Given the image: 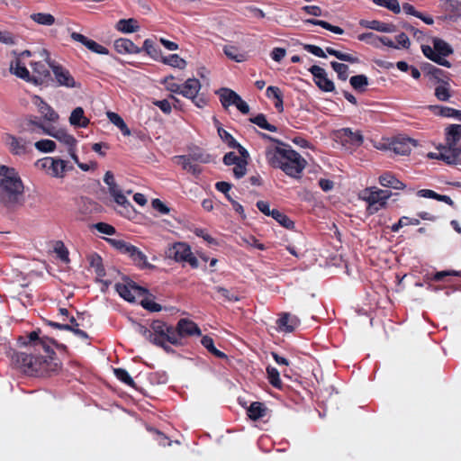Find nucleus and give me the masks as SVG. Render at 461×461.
I'll return each instance as SVG.
<instances>
[{
    "mask_svg": "<svg viewBox=\"0 0 461 461\" xmlns=\"http://www.w3.org/2000/svg\"><path fill=\"white\" fill-rule=\"evenodd\" d=\"M267 163L282 169L287 176L300 178L306 167V160L286 143L283 146H267L265 151Z\"/></svg>",
    "mask_w": 461,
    "mask_h": 461,
    "instance_id": "f257e3e1",
    "label": "nucleus"
},
{
    "mask_svg": "<svg viewBox=\"0 0 461 461\" xmlns=\"http://www.w3.org/2000/svg\"><path fill=\"white\" fill-rule=\"evenodd\" d=\"M24 186L14 167L0 166V204L8 210L23 205Z\"/></svg>",
    "mask_w": 461,
    "mask_h": 461,
    "instance_id": "f03ea898",
    "label": "nucleus"
},
{
    "mask_svg": "<svg viewBox=\"0 0 461 461\" xmlns=\"http://www.w3.org/2000/svg\"><path fill=\"white\" fill-rule=\"evenodd\" d=\"M14 361L23 373L30 375L41 374L47 363L46 357L40 355H33L32 352L16 353Z\"/></svg>",
    "mask_w": 461,
    "mask_h": 461,
    "instance_id": "7ed1b4c3",
    "label": "nucleus"
},
{
    "mask_svg": "<svg viewBox=\"0 0 461 461\" xmlns=\"http://www.w3.org/2000/svg\"><path fill=\"white\" fill-rule=\"evenodd\" d=\"M165 254L167 258L173 259L177 263H187L193 268L199 267L196 257L193 254L190 246L185 242H175L168 246Z\"/></svg>",
    "mask_w": 461,
    "mask_h": 461,
    "instance_id": "20e7f679",
    "label": "nucleus"
},
{
    "mask_svg": "<svg viewBox=\"0 0 461 461\" xmlns=\"http://www.w3.org/2000/svg\"><path fill=\"white\" fill-rule=\"evenodd\" d=\"M35 166L46 170L49 175L56 178H63L67 171L73 169V166L68 165L66 160L52 157L38 159Z\"/></svg>",
    "mask_w": 461,
    "mask_h": 461,
    "instance_id": "39448f33",
    "label": "nucleus"
},
{
    "mask_svg": "<svg viewBox=\"0 0 461 461\" xmlns=\"http://www.w3.org/2000/svg\"><path fill=\"white\" fill-rule=\"evenodd\" d=\"M366 193L368 194L365 197V201L368 203L367 210L370 214L385 208L388 199L393 194L389 190L379 189L375 186L366 188Z\"/></svg>",
    "mask_w": 461,
    "mask_h": 461,
    "instance_id": "423d86ee",
    "label": "nucleus"
},
{
    "mask_svg": "<svg viewBox=\"0 0 461 461\" xmlns=\"http://www.w3.org/2000/svg\"><path fill=\"white\" fill-rule=\"evenodd\" d=\"M115 290L122 298L130 303H135L147 294V289L138 285L129 278H124L122 283L115 284Z\"/></svg>",
    "mask_w": 461,
    "mask_h": 461,
    "instance_id": "0eeeda50",
    "label": "nucleus"
},
{
    "mask_svg": "<svg viewBox=\"0 0 461 461\" xmlns=\"http://www.w3.org/2000/svg\"><path fill=\"white\" fill-rule=\"evenodd\" d=\"M335 140L346 149L358 148L364 142L360 131H353L350 128H341L334 132Z\"/></svg>",
    "mask_w": 461,
    "mask_h": 461,
    "instance_id": "6e6552de",
    "label": "nucleus"
},
{
    "mask_svg": "<svg viewBox=\"0 0 461 461\" xmlns=\"http://www.w3.org/2000/svg\"><path fill=\"white\" fill-rule=\"evenodd\" d=\"M51 70L59 86L67 88H80L81 85L77 82L70 72L59 64H52Z\"/></svg>",
    "mask_w": 461,
    "mask_h": 461,
    "instance_id": "1a4fd4ad",
    "label": "nucleus"
},
{
    "mask_svg": "<svg viewBox=\"0 0 461 461\" xmlns=\"http://www.w3.org/2000/svg\"><path fill=\"white\" fill-rule=\"evenodd\" d=\"M313 77L315 85L323 92L330 93L335 91V85L332 80L327 77V72L320 66L313 65L309 69Z\"/></svg>",
    "mask_w": 461,
    "mask_h": 461,
    "instance_id": "9d476101",
    "label": "nucleus"
},
{
    "mask_svg": "<svg viewBox=\"0 0 461 461\" xmlns=\"http://www.w3.org/2000/svg\"><path fill=\"white\" fill-rule=\"evenodd\" d=\"M438 155L437 159L444 161L447 165H457L461 163V148L456 145L447 143L438 148Z\"/></svg>",
    "mask_w": 461,
    "mask_h": 461,
    "instance_id": "9b49d317",
    "label": "nucleus"
},
{
    "mask_svg": "<svg viewBox=\"0 0 461 461\" xmlns=\"http://www.w3.org/2000/svg\"><path fill=\"white\" fill-rule=\"evenodd\" d=\"M417 141L411 138L397 137L391 142V149L398 155L405 156L410 154L412 146H416Z\"/></svg>",
    "mask_w": 461,
    "mask_h": 461,
    "instance_id": "f8f14e48",
    "label": "nucleus"
},
{
    "mask_svg": "<svg viewBox=\"0 0 461 461\" xmlns=\"http://www.w3.org/2000/svg\"><path fill=\"white\" fill-rule=\"evenodd\" d=\"M41 330H33L29 333L26 337L19 338L21 344L32 348L33 351L40 354L44 347V338L40 337Z\"/></svg>",
    "mask_w": 461,
    "mask_h": 461,
    "instance_id": "ddd939ff",
    "label": "nucleus"
},
{
    "mask_svg": "<svg viewBox=\"0 0 461 461\" xmlns=\"http://www.w3.org/2000/svg\"><path fill=\"white\" fill-rule=\"evenodd\" d=\"M359 25L363 28L380 32L393 33L396 32V26L394 24L384 23L378 20H360Z\"/></svg>",
    "mask_w": 461,
    "mask_h": 461,
    "instance_id": "4468645a",
    "label": "nucleus"
},
{
    "mask_svg": "<svg viewBox=\"0 0 461 461\" xmlns=\"http://www.w3.org/2000/svg\"><path fill=\"white\" fill-rule=\"evenodd\" d=\"M34 75L31 76L32 83L41 85L50 77V73L46 66L41 62H33L31 64Z\"/></svg>",
    "mask_w": 461,
    "mask_h": 461,
    "instance_id": "2eb2a0df",
    "label": "nucleus"
},
{
    "mask_svg": "<svg viewBox=\"0 0 461 461\" xmlns=\"http://www.w3.org/2000/svg\"><path fill=\"white\" fill-rule=\"evenodd\" d=\"M33 104L37 106L38 111L43 118L49 122H55L59 119V114L41 97L35 96Z\"/></svg>",
    "mask_w": 461,
    "mask_h": 461,
    "instance_id": "dca6fc26",
    "label": "nucleus"
},
{
    "mask_svg": "<svg viewBox=\"0 0 461 461\" xmlns=\"http://www.w3.org/2000/svg\"><path fill=\"white\" fill-rule=\"evenodd\" d=\"M115 50L120 54H138L141 49L136 46L131 40L121 38L113 42Z\"/></svg>",
    "mask_w": 461,
    "mask_h": 461,
    "instance_id": "f3484780",
    "label": "nucleus"
},
{
    "mask_svg": "<svg viewBox=\"0 0 461 461\" xmlns=\"http://www.w3.org/2000/svg\"><path fill=\"white\" fill-rule=\"evenodd\" d=\"M5 142L9 146L11 152L14 155H23L27 151V142L11 134H6Z\"/></svg>",
    "mask_w": 461,
    "mask_h": 461,
    "instance_id": "a211bd4d",
    "label": "nucleus"
},
{
    "mask_svg": "<svg viewBox=\"0 0 461 461\" xmlns=\"http://www.w3.org/2000/svg\"><path fill=\"white\" fill-rule=\"evenodd\" d=\"M379 184L384 187L403 190L406 185L391 172H384L379 176Z\"/></svg>",
    "mask_w": 461,
    "mask_h": 461,
    "instance_id": "6ab92c4d",
    "label": "nucleus"
},
{
    "mask_svg": "<svg viewBox=\"0 0 461 461\" xmlns=\"http://www.w3.org/2000/svg\"><path fill=\"white\" fill-rule=\"evenodd\" d=\"M9 70L12 74L15 75L17 77L25 80L26 82H31V75L29 70L26 68L24 65L22 64L19 57H16L14 60L10 62Z\"/></svg>",
    "mask_w": 461,
    "mask_h": 461,
    "instance_id": "aec40b11",
    "label": "nucleus"
},
{
    "mask_svg": "<svg viewBox=\"0 0 461 461\" xmlns=\"http://www.w3.org/2000/svg\"><path fill=\"white\" fill-rule=\"evenodd\" d=\"M177 330L181 335V337L190 336V335H200L201 330L199 327L192 321L186 319H181L177 323Z\"/></svg>",
    "mask_w": 461,
    "mask_h": 461,
    "instance_id": "412c9836",
    "label": "nucleus"
},
{
    "mask_svg": "<svg viewBox=\"0 0 461 461\" xmlns=\"http://www.w3.org/2000/svg\"><path fill=\"white\" fill-rule=\"evenodd\" d=\"M151 333L153 335L154 345H163V336L167 330V325L161 321H154L151 325Z\"/></svg>",
    "mask_w": 461,
    "mask_h": 461,
    "instance_id": "4be33fe9",
    "label": "nucleus"
},
{
    "mask_svg": "<svg viewBox=\"0 0 461 461\" xmlns=\"http://www.w3.org/2000/svg\"><path fill=\"white\" fill-rule=\"evenodd\" d=\"M299 321L295 316L289 313H284L278 320L277 325L279 329L285 332H292L298 326Z\"/></svg>",
    "mask_w": 461,
    "mask_h": 461,
    "instance_id": "5701e85b",
    "label": "nucleus"
},
{
    "mask_svg": "<svg viewBox=\"0 0 461 461\" xmlns=\"http://www.w3.org/2000/svg\"><path fill=\"white\" fill-rule=\"evenodd\" d=\"M201 88V84L196 78H188L182 86L180 94L185 97L193 98L196 95Z\"/></svg>",
    "mask_w": 461,
    "mask_h": 461,
    "instance_id": "b1692460",
    "label": "nucleus"
},
{
    "mask_svg": "<svg viewBox=\"0 0 461 461\" xmlns=\"http://www.w3.org/2000/svg\"><path fill=\"white\" fill-rule=\"evenodd\" d=\"M421 50H422L423 55L429 60H431L442 67H445L447 68H451V63L448 60H447L446 59L441 58V57H439V55L436 54L434 47L431 48L429 45H422Z\"/></svg>",
    "mask_w": 461,
    "mask_h": 461,
    "instance_id": "393cba45",
    "label": "nucleus"
},
{
    "mask_svg": "<svg viewBox=\"0 0 461 461\" xmlns=\"http://www.w3.org/2000/svg\"><path fill=\"white\" fill-rule=\"evenodd\" d=\"M69 123L75 127H87L89 124V119L85 116L82 107H77L72 111L69 116Z\"/></svg>",
    "mask_w": 461,
    "mask_h": 461,
    "instance_id": "a878e982",
    "label": "nucleus"
},
{
    "mask_svg": "<svg viewBox=\"0 0 461 461\" xmlns=\"http://www.w3.org/2000/svg\"><path fill=\"white\" fill-rule=\"evenodd\" d=\"M445 140L447 145H456L461 140V124H450L446 128Z\"/></svg>",
    "mask_w": 461,
    "mask_h": 461,
    "instance_id": "bb28decb",
    "label": "nucleus"
},
{
    "mask_svg": "<svg viewBox=\"0 0 461 461\" xmlns=\"http://www.w3.org/2000/svg\"><path fill=\"white\" fill-rule=\"evenodd\" d=\"M267 408L259 402H251L247 410V415L252 420H258L266 415Z\"/></svg>",
    "mask_w": 461,
    "mask_h": 461,
    "instance_id": "cd10ccee",
    "label": "nucleus"
},
{
    "mask_svg": "<svg viewBox=\"0 0 461 461\" xmlns=\"http://www.w3.org/2000/svg\"><path fill=\"white\" fill-rule=\"evenodd\" d=\"M115 28L123 33H131L138 32L140 25L138 21L133 18L121 19L117 22Z\"/></svg>",
    "mask_w": 461,
    "mask_h": 461,
    "instance_id": "c85d7f7f",
    "label": "nucleus"
},
{
    "mask_svg": "<svg viewBox=\"0 0 461 461\" xmlns=\"http://www.w3.org/2000/svg\"><path fill=\"white\" fill-rule=\"evenodd\" d=\"M248 163V159L232 155V173L236 178L240 179L246 175Z\"/></svg>",
    "mask_w": 461,
    "mask_h": 461,
    "instance_id": "c756f323",
    "label": "nucleus"
},
{
    "mask_svg": "<svg viewBox=\"0 0 461 461\" xmlns=\"http://www.w3.org/2000/svg\"><path fill=\"white\" fill-rule=\"evenodd\" d=\"M433 47L436 51V54L439 55V57L444 59L445 57H447L453 53L452 47L444 40L439 38L433 39Z\"/></svg>",
    "mask_w": 461,
    "mask_h": 461,
    "instance_id": "7c9ffc66",
    "label": "nucleus"
},
{
    "mask_svg": "<svg viewBox=\"0 0 461 461\" xmlns=\"http://www.w3.org/2000/svg\"><path fill=\"white\" fill-rule=\"evenodd\" d=\"M448 81L449 77H447V80H442V83L435 88L434 95L438 100L447 102L451 97Z\"/></svg>",
    "mask_w": 461,
    "mask_h": 461,
    "instance_id": "2f4dec72",
    "label": "nucleus"
},
{
    "mask_svg": "<svg viewBox=\"0 0 461 461\" xmlns=\"http://www.w3.org/2000/svg\"><path fill=\"white\" fill-rule=\"evenodd\" d=\"M325 50L329 55L334 56L335 58H337L338 59H339L341 61L348 62L351 64H357V63L360 62V60L357 57L353 56L348 53H344V52L335 50L331 47H327Z\"/></svg>",
    "mask_w": 461,
    "mask_h": 461,
    "instance_id": "473e14b6",
    "label": "nucleus"
},
{
    "mask_svg": "<svg viewBox=\"0 0 461 461\" xmlns=\"http://www.w3.org/2000/svg\"><path fill=\"white\" fill-rule=\"evenodd\" d=\"M325 50L329 55L334 56L335 58H337L338 59H339L341 61L348 62L351 64H357V63L360 62V60L357 57L353 56L348 53H344V52L335 50L331 47H327Z\"/></svg>",
    "mask_w": 461,
    "mask_h": 461,
    "instance_id": "72a5a7b5",
    "label": "nucleus"
},
{
    "mask_svg": "<svg viewBox=\"0 0 461 461\" xmlns=\"http://www.w3.org/2000/svg\"><path fill=\"white\" fill-rule=\"evenodd\" d=\"M272 218L276 220L282 227L292 230L294 228V222L284 212L277 209H272Z\"/></svg>",
    "mask_w": 461,
    "mask_h": 461,
    "instance_id": "f704fd0d",
    "label": "nucleus"
},
{
    "mask_svg": "<svg viewBox=\"0 0 461 461\" xmlns=\"http://www.w3.org/2000/svg\"><path fill=\"white\" fill-rule=\"evenodd\" d=\"M134 261V263L141 267H151L147 261V257L137 247L132 246L127 254Z\"/></svg>",
    "mask_w": 461,
    "mask_h": 461,
    "instance_id": "c9c22d12",
    "label": "nucleus"
},
{
    "mask_svg": "<svg viewBox=\"0 0 461 461\" xmlns=\"http://www.w3.org/2000/svg\"><path fill=\"white\" fill-rule=\"evenodd\" d=\"M106 114H107V117H108L109 121L113 124H114L116 127H118L124 136H130L131 135L130 129L128 128V126L124 122L123 119L118 113H113V112H107Z\"/></svg>",
    "mask_w": 461,
    "mask_h": 461,
    "instance_id": "e433bc0d",
    "label": "nucleus"
},
{
    "mask_svg": "<svg viewBox=\"0 0 461 461\" xmlns=\"http://www.w3.org/2000/svg\"><path fill=\"white\" fill-rule=\"evenodd\" d=\"M249 122L256 124L261 129L267 130L271 132H276L277 127L269 123L264 113H258L254 117L249 118Z\"/></svg>",
    "mask_w": 461,
    "mask_h": 461,
    "instance_id": "4c0bfd02",
    "label": "nucleus"
},
{
    "mask_svg": "<svg viewBox=\"0 0 461 461\" xmlns=\"http://www.w3.org/2000/svg\"><path fill=\"white\" fill-rule=\"evenodd\" d=\"M349 83L356 91L363 93L368 86V77L364 74L353 76L349 78Z\"/></svg>",
    "mask_w": 461,
    "mask_h": 461,
    "instance_id": "58836bf2",
    "label": "nucleus"
},
{
    "mask_svg": "<svg viewBox=\"0 0 461 461\" xmlns=\"http://www.w3.org/2000/svg\"><path fill=\"white\" fill-rule=\"evenodd\" d=\"M159 60L166 65L180 69H184L186 66V61L180 58L177 54H171L167 57L161 56Z\"/></svg>",
    "mask_w": 461,
    "mask_h": 461,
    "instance_id": "ea45409f",
    "label": "nucleus"
},
{
    "mask_svg": "<svg viewBox=\"0 0 461 461\" xmlns=\"http://www.w3.org/2000/svg\"><path fill=\"white\" fill-rule=\"evenodd\" d=\"M175 159L176 162L181 165L185 170L191 172L194 175H199L201 173V168L197 165L193 164L189 158L185 156H176L175 157Z\"/></svg>",
    "mask_w": 461,
    "mask_h": 461,
    "instance_id": "a19ab883",
    "label": "nucleus"
},
{
    "mask_svg": "<svg viewBox=\"0 0 461 461\" xmlns=\"http://www.w3.org/2000/svg\"><path fill=\"white\" fill-rule=\"evenodd\" d=\"M53 138L68 146V148L76 146L77 144L76 139L62 129L56 130L55 134H53Z\"/></svg>",
    "mask_w": 461,
    "mask_h": 461,
    "instance_id": "79ce46f5",
    "label": "nucleus"
},
{
    "mask_svg": "<svg viewBox=\"0 0 461 461\" xmlns=\"http://www.w3.org/2000/svg\"><path fill=\"white\" fill-rule=\"evenodd\" d=\"M141 50L155 60H159L161 58V50L155 46L154 41L150 39L144 41Z\"/></svg>",
    "mask_w": 461,
    "mask_h": 461,
    "instance_id": "37998d69",
    "label": "nucleus"
},
{
    "mask_svg": "<svg viewBox=\"0 0 461 461\" xmlns=\"http://www.w3.org/2000/svg\"><path fill=\"white\" fill-rule=\"evenodd\" d=\"M31 19L41 25L50 26L55 23V17L50 14L36 13L31 14Z\"/></svg>",
    "mask_w": 461,
    "mask_h": 461,
    "instance_id": "c03bdc74",
    "label": "nucleus"
},
{
    "mask_svg": "<svg viewBox=\"0 0 461 461\" xmlns=\"http://www.w3.org/2000/svg\"><path fill=\"white\" fill-rule=\"evenodd\" d=\"M151 294H149V291L147 290V294L143 296H141L140 299V303L141 306L152 312H160L162 307L160 304L155 303L151 298Z\"/></svg>",
    "mask_w": 461,
    "mask_h": 461,
    "instance_id": "a18cd8bd",
    "label": "nucleus"
},
{
    "mask_svg": "<svg viewBox=\"0 0 461 461\" xmlns=\"http://www.w3.org/2000/svg\"><path fill=\"white\" fill-rule=\"evenodd\" d=\"M267 375L269 384L275 388L281 389L282 381L279 371L276 367L268 366L267 367Z\"/></svg>",
    "mask_w": 461,
    "mask_h": 461,
    "instance_id": "49530a36",
    "label": "nucleus"
},
{
    "mask_svg": "<svg viewBox=\"0 0 461 461\" xmlns=\"http://www.w3.org/2000/svg\"><path fill=\"white\" fill-rule=\"evenodd\" d=\"M372 2L378 6L390 10L395 14L401 13V5L398 0H372Z\"/></svg>",
    "mask_w": 461,
    "mask_h": 461,
    "instance_id": "de8ad7c7",
    "label": "nucleus"
},
{
    "mask_svg": "<svg viewBox=\"0 0 461 461\" xmlns=\"http://www.w3.org/2000/svg\"><path fill=\"white\" fill-rule=\"evenodd\" d=\"M330 66L333 68V70L337 73L338 78L339 80L346 81L348 79L349 71V68L348 65L337 61H331Z\"/></svg>",
    "mask_w": 461,
    "mask_h": 461,
    "instance_id": "09e8293b",
    "label": "nucleus"
},
{
    "mask_svg": "<svg viewBox=\"0 0 461 461\" xmlns=\"http://www.w3.org/2000/svg\"><path fill=\"white\" fill-rule=\"evenodd\" d=\"M232 106H235L242 114H248L250 111L247 102L235 91H232Z\"/></svg>",
    "mask_w": 461,
    "mask_h": 461,
    "instance_id": "8fccbe9b",
    "label": "nucleus"
},
{
    "mask_svg": "<svg viewBox=\"0 0 461 461\" xmlns=\"http://www.w3.org/2000/svg\"><path fill=\"white\" fill-rule=\"evenodd\" d=\"M419 224H420L419 219L402 216L399 219V221L396 223H394L391 226V230L393 232H398L399 230L401 228H402L403 226L419 225Z\"/></svg>",
    "mask_w": 461,
    "mask_h": 461,
    "instance_id": "3c124183",
    "label": "nucleus"
},
{
    "mask_svg": "<svg viewBox=\"0 0 461 461\" xmlns=\"http://www.w3.org/2000/svg\"><path fill=\"white\" fill-rule=\"evenodd\" d=\"M163 337V341H167L173 345L180 344V339L182 338L178 330H175L172 326L167 327V330L165 332Z\"/></svg>",
    "mask_w": 461,
    "mask_h": 461,
    "instance_id": "603ef678",
    "label": "nucleus"
},
{
    "mask_svg": "<svg viewBox=\"0 0 461 461\" xmlns=\"http://www.w3.org/2000/svg\"><path fill=\"white\" fill-rule=\"evenodd\" d=\"M447 276H461V271L456 270H443L438 271L431 275L429 277L430 281L434 282H444Z\"/></svg>",
    "mask_w": 461,
    "mask_h": 461,
    "instance_id": "864d4df0",
    "label": "nucleus"
},
{
    "mask_svg": "<svg viewBox=\"0 0 461 461\" xmlns=\"http://www.w3.org/2000/svg\"><path fill=\"white\" fill-rule=\"evenodd\" d=\"M201 343L202 345L207 348L211 353H212L213 355H215L216 357H221V358H228L227 355L224 354L223 352L218 350L215 347H214V344H213V340L212 338L208 337V336H204L202 340H201Z\"/></svg>",
    "mask_w": 461,
    "mask_h": 461,
    "instance_id": "5fc2aeb1",
    "label": "nucleus"
},
{
    "mask_svg": "<svg viewBox=\"0 0 461 461\" xmlns=\"http://www.w3.org/2000/svg\"><path fill=\"white\" fill-rule=\"evenodd\" d=\"M107 242L123 254H128L133 245L121 239H107Z\"/></svg>",
    "mask_w": 461,
    "mask_h": 461,
    "instance_id": "6e6d98bb",
    "label": "nucleus"
},
{
    "mask_svg": "<svg viewBox=\"0 0 461 461\" xmlns=\"http://www.w3.org/2000/svg\"><path fill=\"white\" fill-rule=\"evenodd\" d=\"M357 40L364 41L375 48H379L380 36L374 32H364L357 35Z\"/></svg>",
    "mask_w": 461,
    "mask_h": 461,
    "instance_id": "4d7b16f0",
    "label": "nucleus"
},
{
    "mask_svg": "<svg viewBox=\"0 0 461 461\" xmlns=\"http://www.w3.org/2000/svg\"><path fill=\"white\" fill-rule=\"evenodd\" d=\"M430 111H432L435 114L446 117V118H453L455 108L442 106V105H430Z\"/></svg>",
    "mask_w": 461,
    "mask_h": 461,
    "instance_id": "13d9d810",
    "label": "nucleus"
},
{
    "mask_svg": "<svg viewBox=\"0 0 461 461\" xmlns=\"http://www.w3.org/2000/svg\"><path fill=\"white\" fill-rule=\"evenodd\" d=\"M34 146L41 152H52L56 149V143L50 140H41L36 141Z\"/></svg>",
    "mask_w": 461,
    "mask_h": 461,
    "instance_id": "bf43d9fd",
    "label": "nucleus"
},
{
    "mask_svg": "<svg viewBox=\"0 0 461 461\" xmlns=\"http://www.w3.org/2000/svg\"><path fill=\"white\" fill-rule=\"evenodd\" d=\"M114 375L120 381H122L125 384H127L131 387H135V383H134L133 379L131 377V375L125 369L115 368Z\"/></svg>",
    "mask_w": 461,
    "mask_h": 461,
    "instance_id": "052dcab7",
    "label": "nucleus"
},
{
    "mask_svg": "<svg viewBox=\"0 0 461 461\" xmlns=\"http://www.w3.org/2000/svg\"><path fill=\"white\" fill-rule=\"evenodd\" d=\"M55 252L57 253L58 257L63 261L68 263L69 261L68 258V250L65 247L64 243L61 241H59L56 243V246L54 248Z\"/></svg>",
    "mask_w": 461,
    "mask_h": 461,
    "instance_id": "680f3d73",
    "label": "nucleus"
},
{
    "mask_svg": "<svg viewBox=\"0 0 461 461\" xmlns=\"http://www.w3.org/2000/svg\"><path fill=\"white\" fill-rule=\"evenodd\" d=\"M90 265L92 267L95 269V272L98 276H104V269L102 266V258L98 255H93L90 258Z\"/></svg>",
    "mask_w": 461,
    "mask_h": 461,
    "instance_id": "e2e57ef3",
    "label": "nucleus"
},
{
    "mask_svg": "<svg viewBox=\"0 0 461 461\" xmlns=\"http://www.w3.org/2000/svg\"><path fill=\"white\" fill-rule=\"evenodd\" d=\"M173 80H174V77L172 76H169V77H165L164 80L162 81V83L165 84L166 88L168 91H170L172 93L180 94L182 86L175 83Z\"/></svg>",
    "mask_w": 461,
    "mask_h": 461,
    "instance_id": "0e129e2a",
    "label": "nucleus"
},
{
    "mask_svg": "<svg viewBox=\"0 0 461 461\" xmlns=\"http://www.w3.org/2000/svg\"><path fill=\"white\" fill-rule=\"evenodd\" d=\"M86 42H87V44L86 47L93 52H95L97 54H103V55H107L109 53L108 50L105 47H104L103 45H100L99 43H97L96 41H95L93 40H90L89 41H86Z\"/></svg>",
    "mask_w": 461,
    "mask_h": 461,
    "instance_id": "69168bd1",
    "label": "nucleus"
},
{
    "mask_svg": "<svg viewBox=\"0 0 461 461\" xmlns=\"http://www.w3.org/2000/svg\"><path fill=\"white\" fill-rule=\"evenodd\" d=\"M303 50H305L306 51H308L309 53H311L316 57L323 58V59L327 58L325 51L319 46H316L313 44H304Z\"/></svg>",
    "mask_w": 461,
    "mask_h": 461,
    "instance_id": "338daca9",
    "label": "nucleus"
},
{
    "mask_svg": "<svg viewBox=\"0 0 461 461\" xmlns=\"http://www.w3.org/2000/svg\"><path fill=\"white\" fill-rule=\"evenodd\" d=\"M241 241L243 243L248 244V246L256 248L259 250H264L266 249L263 243H260L254 236L249 235L247 237H242Z\"/></svg>",
    "mask_w": 461,
    "mask_h": 461,
    "instance_id": "774afa93",
    "label": "nucleus"
}]
</instances>
